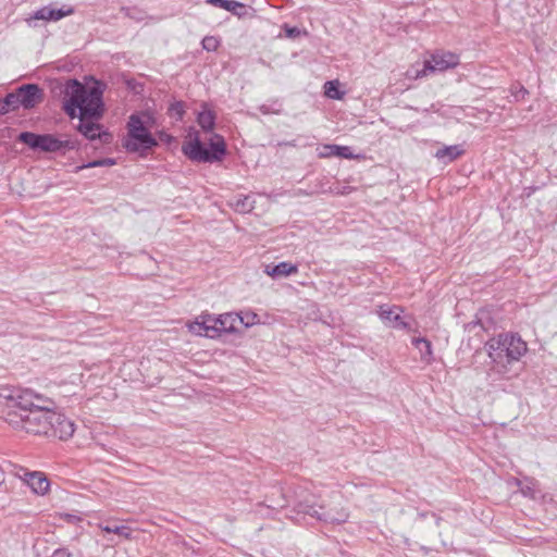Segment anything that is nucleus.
I'll return each instance as SVG.
<instances>
[{
    "label": "nucleus",
    "instance_id": "f257e3e1",
    "mask_svg": "<svg viewBox=\"0 0 557 557\" xmlns=\"http://www.w3.org/2000/svg\"><path fill=\"white\" fill-rule=\"evenodd\" d=\"M102 87L99 83L85 86L76 79H70L64 89V111L74 119H79L77 129L87 139L101 138L100 125L91 120H98L103 112Z\"/></svg>",
    "mask_w": 557,
    "mask_h": 557
},
{
    "label": "nucleus",
    "instance_id": "f03ea898",
    "mask_svg": "<svg viewBox=\"0 0 557 557\" xmlns=\"http://www.w3.org/2000/svg\"><path fill=\"white\" fill-rule=\"evenodd\" d=\"M7 398L12 409L7 420L14 429L36 435L49 433L53 406L50 399L30 389L14 391Z\"/></svg>",
    "mask_w": 557,
    "mask_h": 557
},
{
    "label": "nucleus",
    "instance_id": "7ed1b4c3",
    "mask_svg": "<svg viewBox=\"0 0 557 557\" xmlns=\"http://www.w3.org/2000/svg\"><path fill=\"white\" fill-rule=\"evenodd\" d=\"M201 108L197 114V123L203 133L209 134V137L202 139L198 131L190 128L183 143L182 151L194 162L221 161L226 154V145L224 138L213 132L215 114L206 103Z\"/></svg>",
    "mask_w": 557,
    "mask_h": 557
},
{
    "label": "nucleus",
    "instance_id": "20e7f679",
    "mask_svg": "<svg viewBox=\"0 0 557 557\" xmlns=\"http://www.w3.org/2000/svg\"><path fill=\"white\" fill-rule=\"evenodd\" d=\"M485 349L492 360L493 369L500 374H505L509 371V366L519 361L527 352L528 347L521 337L504 333L487 341Z\"/></svg>",
    "mask_w": 557,
    "mask_h": 557
},
{
    "label": "nucleus",
    "instance_id": "39448f33",
    "mask_svg": "<svg viewBox=\"0 0 557 557\" xmlns=\"http://www.w3.org/2000/svg\"><path fill=\"white\" fill-rule=\"evenodd\" d=\"M298 510L327 523H344L349 517L341 495L332 496L327 505H317L313 500L306 499L298 504Z\"/></svg>",
    "mask_w": 557,
    "mask_h": 557
},
{
    "label": "nucleus",
    "instance_id": "423d86ee",
    "mask_svg": "<svg viewBox=\"0 0 557 557\" xmlns=\"http://www.w3.org/2000/svg\"><path fill=\"white\" fill-rule=\"evenodd\" d=\"M157 145L158 143L147 128L143 116L132 114L127 122V135L123 140V147L128 152H143Z\"/></svg>",
    "mask_w": 557,
    "mask_h": 557
},
{
    "label": "nucleus",
    "instance_id": "0eeeda50",
    "mask_svg": "<svg viewBox=\"0 0 557 557\" xmlns=\"http://www.w3.org/2000/svg\"><path fill=\"white\" fill-rule=\"evenodd\" d=\"M459 64V55L450 51H436L425 60L421 70H410L407 72L408 77L418 79L430 73L444 72L454 69Z\"/></svg>",
    "mask_w": 557,
    "mask_h": 557
},
{
    "label": "nucleus",
    "instance_id": "6e6552de",
    "mask_svg": "<svg viewBox=\"0 0 557 557\" xmlns=\"http://www.w3.org/2000/svg\"><path fill=\"white\" fill-rule=\"evenodd\" d=\"M17 139L29 148L44 152H57L63 149L75 148L72 140H61L50 134L38 135L30 132H23L18 135Z\"/></svg>",
    "mask_w": 557,
    "mask_h": 557
},
{
    "label": "nucleus",
    "instance_id": "1a4fd4ad",
    "mask_svg": "<svg viewBox=\"0 0 557 557\" xmlns=\"http://www.w3.org/2000/svg\"><path fill=\"white\" fill-rule=\"evenodd\" d=\"M51 428L49 433L46 435L53 436L59 440H67L74 434V423L67 419L64 414L52 410L50 416Z\"/></svg>",
    "mask_w": 557,
    "mask_h": 557
},
{
    "label": "nucleus",
    "instance_id": "9d476101",
    "mask_svg": "<svg viewBox=\"0 0 557 557\" xmlns=\"http://www.w3.org/2000/svg\"><path fill=\"white\" fill-rule=\"evenodd\" d=\"M23 473L17 475L32 488L33 492L39 495H44L49 490V481L42 472H28L25 469H21Z\"/></svg>",
    "mask_w": 557,
    "mask_h": 557
},
{
    "label": "nucleus",
    "instance_id": "9b49d317",
    "mask_svg": "<svg viewBox=\"0 0 557 557\" xmlns=\"http://www.w3.org/2000/svg\"><path fill=\"white\" fill-rule=\"evenodd\" d=\"M17 91L24 109H32L42 100V91L35 84L23 85Z\"/></svg>",
    "mask_w": 557,
    "mask_h": 557
},
{
    "label": "nucleus",
    "instance_id": "f8f14e48",
    "mask_svg": "<svg viewBox=\"0 0 557 557\" xmlns=\"http://www.w3.org/2000/svg\"><path fill=\"white\" fill-rule=\"evenodd\" d=\"M264 273L272 278L287 277L298 272V267L290 262H280L278 264H265Z\"/></svg>",
    "mask_w": 557,
    "mask_h": 557
},
{
    "label": "nucleus",
    "instance_id": "ddd939ff",
    "mask_svg": "<svg viewBox=\"0 0 557 557\" xmlns=\"http://www.w3.org/2000/svg\"><path fill=\"white\" fill-rule=\"evenodd\" d=\"M73 13L72 8L53 9L51 7H44L34 13L35 20L44 21H59Z\"/></svg>",
    "mask_w": 557,
    "mask_h": 557
},
{
    "label": "nucleus",
    "instance_id": "4468645a",
    "mask_svg": "<svg viewBox=\"0 0 557 557\" xmlns=\"http://www.w3.org/2000/svg\"><path fill=\"white\" fill-rule=\"evenodd\" d=\"M320 158H331L338 157L344 159H354L355 154L352 153L350 147L348 146H338V145H323L319 151Z\"/></svg>",
    "mask_w": 557,
    "mask_h": 557
},
{
    "label": "nucleus",
    "instance_id": "2eb2a0df",
    "mask_svg": "<svg viewBox=\"0 0 557 557\" xmlns=\"http://www.w3.org/2000/svg\"><path fill=\"white\" fill-rule=\"evenodd\" d=\"M238 313H224L218 317V332L221 333H235L237 331Z\"/></svg>",
    "mask_w": 557,
    "mask_h": 557
},
{
    "label": "nucleus",
    "instance_id": "dca6fc26",
    "mask_svg": "<svg viewBox=\"0 0 557 557\" xmlns=\"http://www.w3.org/2000/svg\"><path fill=\"white\" fill-rule=\"evenodd\" d=\"M463 152L465 150L460 145L445 146L435 152V158L447 164L458 159Z\"/></svg>",
    "mask_w": 557,
    "mask_h": 557
},
{
    "label": "nucleus",
    "instance_id": "f3484780",
    "mask_svg": "<svg viewBox=\"0 0 557 557\" xmlns=\"http://www.w3.org/2000/svg\"><path fill=\"white\" fill-rule=\"evenodd\" d=\"M379 315L382 320L386 321L393 327H406L407 324L401 320L399 308H384L381 307Z\"/></svg>",
    "mask_w": 557,
    "mask_h": 557
},
{
    "label": "nucleus",
    "instance_id": "a211bd4d",
    "mask_svg": "<svg viewBox=\"0 0 557 557\" xmlns=\"http://www.w3.org/2000/svg\"><path fill=\"white\" fill-rule=\"evenodd\" d=\"M230 206L238 213H248L255 208L251 196H236L230 201Z\"/></svg>",
    "mask_w": 557,
    "mask_h": 557
},
{
    "label": "nucleus",
    "instance_id": "6ab92c4d",
    "mask_svg": "<svg viewBox=\"0 0 557 557\" xmlns=\"http://www.w3.org/2000/svg\"><path fill=\"white\" fill-rule=\"evenodd\" d=\"M412 345H414L416 348L419 349L420 355H421V360L426 363H431V361L433 359L431 342L424 337H413Z\"/></svg>",
    "mask_w": 557,
    "mask_h": 557
},
{
    "label": "nucleus",
    "instance_id": "aec40b11",
    "mask_svg": "<svg viewBox=\"0 0 557 557\" xmlns=\"http://www.w3.org/2000/svg\"><path fill=\"white\" fill-rule=\"evenodd\" d=\"M520 492L530 498H535L537 494V482L534 479L527 478L523 481H518Z\"/></svg>",
    "mask_w": 557,
    "mask_h": 557
},
{
    "label": "nucleus",
    "instance_id": "412c9836",
    "mask_svg": "<svg viewBox=\"0 0 557 557\" xmlns=\"http://www.w3.org/2000/svg\"><path fill=\"white\" fill-rule=\"evenodd\" d=\"M200 319L202 320V324L205 325V327H207V330L210 334V337L213 338L215 336H219L218 317L209 314V313H205V314L200 315Z\"/></svg>",
    "mask_w": 557,
    "mask_h": 557
},
{
    "label": "nucleus",
    "instance_id": "4be33fe9",
    "mask_svg": "<svg viewBox=\"0 0 557 557\" xmlns=\"http://www.w3.org/2000/svg\"><path fill=\"white\" fill-rule=\"evenodd\" d=\"M99 529H101L106 533H113L124 539H131V529L126 525H104L98 524Z\"/></svg>",
    "mask_w": 557,
    "mask_h": 557
},
{
    "label": "nucleus",
    "instance_id": "5701e85b",
    "mask_svg": "<svg viewBox=\"0 0 557 557\" xmlns=\"http://www.w3.org/2000/svg\"><path fill=\"white\" fill-rule=\"evenodd\" d=\"M186 326H187L188 331L195 335L210 337V334H209L207 327H205V325L202 324V320L200 319V315L198 318H196L195 321L188 322L186 324Z\"/></svg>",
    "mask_w": 557,
    "mask_h": 557
},
{
    "label": "nucleus",
    "instance_id": "b1692460",
    "mask_svg": "<svg viewBox=\"0 0 557 557\" xmlns=\"http://www.w3.org/2000/svg\"><path fill=\"white\" fill-rule=\"evenodd\" d=\"M238 314H239L238 323L243 324L245 327L252 326V325L259 323V321H260L259 315L251 311L242 312Z\"/></svg>",
    "mask_w": 557,
    "mask_h": 557
},
{
    "label": "nucleus",
    "instance_id": "393cba45",
    "mask_svg": "<svg viewBox=\"0 0 557 557\" xmlns=\"http://www.w3.org/2000/svg\"><path fill=\"white\" fill-rule=\"evenodd\" d=\"M325 95L331 99H342L344 94L338 90V83L334 81L326 82L324 85Z\"/></svg>",
    "mask_w": 557,
    "mask_h": 557
},
{
    "label": "nucleus",
    "instance_id": "a878e982",
    "mask_svg": "<svg viewBox=\"0 0 557 557\" xmlns=\"http://www.w3.org/2000/svg\"><path fill=\"white\" fill-rule=\"evenodd\" d=\"M116 162L114 159L106 158V159L96 160V161L89 162L87 164L81 165L77 169L83 170V169H89V168H96V166H112Z\"/></svg>",
    "mask_w": 557,
    "mask_h": 557
},
{
    "label": "nucleus",
    "instance_id": "bb28decb",
    "mask_svg": "<svg viewBox=\"0 0 557 557\" xmlns=\"http://www.w3.org/2000/svg\"><path fill=\"white\" fill-rule=\"evenodd\" d=\"M230 3L232 4L231 5L232 10H227L228 12H231L232 14H234L238 17H244L247 15V8L244 3L237 2L235 0H230Z\"/></svg>",
    "mask_w": 557,
    "mask_h": 557
},
{
    "label": "nucleus",
    "instance_id": "cd10ccee",
    "mask_svg": "<svg viewBox=\"0 0 557 557\" xmlns=\"http://www.w3.org/2000/svg\"><path fill=\"white\" fill-rule=\"evenodd\" d=\"M5 103L10 104L11 110H15V109H18L20 107H22V102H21V98L18 96L17 89L14 92L7 95Z\"/></svg>",
    "mask_w": 557,
    "mask_h": 557
},
{
    "label": "nucleus",
    "instance_id": "c85d7f7f",
    "mask_svg": "<svg viewBox=\"0 0 557 557\" xmlns=\"http://www.w3.org/2000/svg\"><path fill=\"white\" fill-rule=\"evenodd\" d=\"M202 47L207 51H215L219 47V40L213 36H207L202 39Z\"/></svg>",
    "mask_w": 557,
    "mask_h": 557
},
{
    "label": "nucleus",
    "instance_id": "c756f323",
    "mask_svg": "<svg viewBox=\"0 0 557 557\" xmlns=\"http://www.w3.org/2000/svg\"><path fill=\"white\" fill-rule=\"evenodd\" d=\"M275 107H272L270 104H262L260 106L259 110L263 114H280L281 113V104L277 102L273 103Z\"/></svg>",
    "mask_w": 557,
    "mask_h": 557
},
{
    "label": "nucleus",
    "instance_id": "7c9ffc66",
    "mask_svg": "<svg viewBox=\"0 0 557 557\" xmlns=\"http://www.w3.org/2000/svg\"><path fill=\"white\" fill-rule=\"evenodd\" d=\"M286 37L296 38L301 35V30L298 27H290L287 24L283 26Z\"/></svg>",
    "mask_w": 557,
    "mask_h": 557
},
{
    "label": "nucleus",
    "instance_id": "2f4dec72",
    "mask_svg": "<svg viewBox=\"0 0 557 557\" xmlns=\"http://www.w3.org/2000/svg\"><path fill=\"white\" fill-rule=\"evenodd\" d=\"M512 95L516 100H520L523 99L525 95H528V90L523 86L519 85L512 88Z\"/></svg>",
    "mask_w": 557,
    "mask_h": 557
},
{
    "label": "nucleus",
    "instance_id": "473e14b6",
    "mask_svg": "<svg viewBox=\"0 0 557 557\" xmlns=\"http://www.w3.org/2000/svg\"><path fill=\"white\" fill-rule=\"evenodd\" d=\"M208 3L222 8L224 10H232L230 0H206Z\"/></svg>",
    "mask_w": 557,
    "mask_h": 557
},
{
    "label": "nucleus",
    "instance_id": "72a5a7b5",
    "mask_svg": "<svg viewBox=\"0 0 557 557\" xmlns=\"http://www.w3.org/2000/svg\"><path fill=\"white\" fill-rule=\"evenodd\" d=\"M171 111L175 112V114L181 119L185 112L184 104L182 102H176L171 106Z\"/></svg>",
    "mask_w": 557,
    "mask_h": 557
},
{
    "label": "nucleus",
    "instance_id": "f704fd0d",
    "mask_svg": "<svg viewBox=\"0 0 557 557\" xmlns=\"http://www.w3.org/2000/svg\"><path fill=\"white\" fill-rule=\"evenodd\" d=\"M72 554L66 548L55 549L50 557H71Z\"/></svg>",
    "mask_w": 557,
    "mask_h": 557
},
{
    "label": "nucleus",
    "instance_id": "c9c22d12",
    "mask_svg": "<svg viewBox=\"0 0 557 557\" xmlns=\"http://www.w3.org/2000/svg\"><path fill=\"white\" fill-rule=\"evenodd\" d=\"M10 110H11L10 104L5 103V98H4L3 100L0 101V114H5Z\"/></svg>",
    "mask_w": 557,
    "mask_h": 557
},
{
    "label": "nucleus",
    "instance_id": "e433bc0d",
    "mask_svg": "<svg viewBox=\"0 0 557 557\" xmlns=\"http://www.w3.org/2000/svg\"><path fill=\"white\" fill-rule=\"evenodd\" d=\"M65 519H66V521H67V522H70V523H77V522H79V521H81V518H79V517L74 516V515H69V513H67V515H65Z\"/></svg>",
    "mask_w": 557,
    "mask_h": 557
},
{
    "label": "nucleus",
    "instance_id": "4c0bfd02",
    "mask_svg": "<svg viewBox=\"0 0 557 557\" xmlns=\"http://www.w3.org/2000/svg\"><path fill=\"white\" fill-rule=\"evenodd\" d=\"M4 482V472L0 469V485Z\"/></svg>",
    "mask_w": 557,
    "mask_h": 557
}]
</instances>
